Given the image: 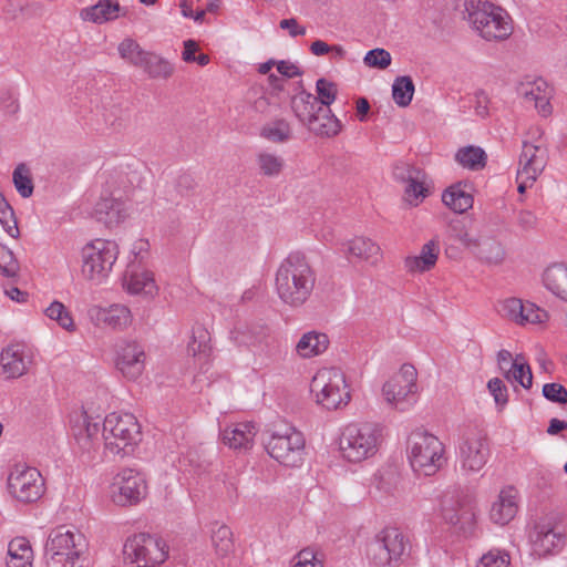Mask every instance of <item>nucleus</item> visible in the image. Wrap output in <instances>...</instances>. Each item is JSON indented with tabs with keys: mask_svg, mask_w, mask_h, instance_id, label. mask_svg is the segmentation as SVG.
I'll return each instance as SVG.
<instances>
[{
	"mask_svg": "<svg viewBox=\"0 0 567 567\" xmlns=\"http://www.w3.org/2000/svg\"><path fill=\"white\" fill-rule=\"evenodd\" d=\"M295 560L293 567H323V554L310 547L301 549Z\"/></svg>",
	"mask_w": 567,
	"mask_h": 567,
	"instance_id": "603ef678",
	"label": "nucleus"
},
{
	"mask_svg": "<svg viewBox=\"0 0 567 567\" xmlns=\"http://www.w3.org/2000/svg\"><path fill=\"white\" fill-rule=\"evenodd\" d=\"M176 190L182 196H190L195 194L197 183L193 175L183 173L176 178Z\"/></svg>",
	"mask_w": 567,
	"mask_h": 567,
	"instance_id": "bf43d9fd",
	"label": "nucleus"
},
{
	"mask_svg": "<svg viewBox=\"0 0 567 567\" xmlns=\"http://www.w3.org/2000/svg\"><path fill=\"white\" fill-rule=\"evenodd\" d=\"M141 69L151 78L155 80H166L174 73L173 64L163 56L148 52L141 65Z\"/></svg>",
	"mask_w": 567,
	"mask_h": 567,
	"instance_id": "c9c22d12",
	"label": "nucleus"
},
{
	"mask_svg": "<svg viewBox=\"0 0 567 567\" xmlns=\"http://www.w3.org/2000/svg\"><path fill=\"white\" fill-rule=\"evenodd\" d=\"M44 315L54 320L62 329L74 332L76 330V326L74 323L73 317L68 308L60 301H53L45 310Z\"/></svg>",
	"mask_w": 567,
	"mask_h": 567,
	"instance_id": "c03bdc74",
	"label": "nucleus"
},
{
	"mask_svg": "<svg viewBox=\"0 0 567 567\" xmlns=\"http://www.w3.org/2000/svg\"><path fill=\"white\" fill-rule=\"evenodd\" d=\"M121 11L117 0H99L96 4L82 9L80 17L84 21L102 24L117 19Z\"/></svg>",
	"mask_w": 567,
	"mask_h": 567,
	"instance_id": "393cba45",
	"label": "nucleus"
},
{
	"mask_svg": "<svg viewBox=\"0 0 567 567\" xmlns=\"http://www.w3.org/2000/svg\"><path fill=\"white\" fill-rule=\"evenodd\" d=\"M545 287L560 299L567 301V267L553 265L543 275Z\"/></svg>",
	"mask_w": 567,
	"mask_h": 567,
	"instance_id": "c756f323",
	"label": "nucleus"
},
{
	"mask_svg": "<svg viewBox=\"0 0 567 567\" xmlns=\"http://www.w3.org/2000/svg\"><path fill=\"white\" fill-rule=\"evenodd\" d=\"M311 392L316 393L317 403L327 410L347 405L351 399L346 375L339 368L320 371L312 379Z\"/></svg>",
	"mask_w": 567,
	"mask_h": 567,
	"instance_id": "6e6552de",
	"label": "nucleus"
},
{
	"mask_svg": "<svg viewBox=\"0 0 567 567\" xmlns=\"http://www.w3.org/2000/svg\"><path fill=\"white\" fill-rule=\"evenodd\" d=\"M408 458L417 475L432 476L445 463L444 444L433 434L415 431L408 440Z\"/></svg>",
	"mask_w": 567,
	"mask_h": 567,
	"instance_id": "39448f33",
	"label": "nucleus"
},
{
	"mask_svg": "<svg viewBox=\"0 0 567 567\" xmlns=\"http://www.w3.org/2000/svg\"><path fill=\"white\" fill-rule=\"evenodd\" d=\"M307 127L318 136L332 137L340 133L342 124L340 120L332 114L330 109L322 107V111L316 115V120H311Z\"/></svg>",
	"mask_w": 567,
	"mask_h": 567,
	"instance_id": "c85d7f7f",
	"label": "nucleus"
},
{
	"mask_svg": "<svg viewBox=\"0 0 567 567\" xmlns=\"http://www.w3.org/2000/svg\"><path fill=\"white\" fill-rule=\"evenodd\" d=\"M212 542L216 553L219 556H226L234 547L231 529L226 525H220L213 529Z\"/></svg>",
	"mask_w": 567,
	"mask_h": 567,
	"instance_id": "49530a36",
	"label": "nucleus"
},
{
	"mask_svg": "<svg viewBox=\"0 0 567 567\" xmlns=\"http://www.w3.org/2000/svg\"><path fill=\"white\" fill-rule=\"evenodd\" d=\"M12 182L22 198H29L34 190L33 179L27 164L20 163L12 173Z\"/></svg>",
	"mask_w": 567,
	"mask_h": 567,
	"instance_id": "79ce46f5",
	"label": "nucleus"
},
{
	"mask_svg": "<svg viewBox=\"0 0 567 567\" xmlns=\"http://www.w3.org/2000/svg\"><path fill=\"white\" fill-rule=\"evenodd\" d=\"M346 246V254L363 260L375 262L380 256V247L369 238L355 237L349 240Z\"/></svg>",
	"mask_w": 567,
	"mask_h": 567,
	"instance_id": "f704fd0d",
	"label": "nucleus"
},
{
	"mask_svg": "<svg viewBox=\"0 0 567 567\" xmlns=\"http://www.w3.org/2000/svg\"><path fill=\"white\" fill-rule=\"evenodd\" d=\"M441 511L444 520L456 526L460 532H472L475 513L470 502L458 491L444 493L441 499Z\"/></svg>",
	"mask_w": 567,
	"mask_h": 567,
	"instance_id": "dca6fc26",
	"label": "nucleus"
},
{
	"mask_svg": "<svg viewBox=\"0 0 567 567\" xmlns=\"http://www.w3.org/2000/svg\"><path fill=\"white\" fill-rule=\"evenodd\" d=\"M317 99L321 107L329 109V106L336 101L338 89L337 84L321 78L316 83Z\"/></svg>",
	"mask_w": 567,
	"mask_h": 567,
	"instance_id": "de8ad7c7",
	"label": "nucleus"
},
{
	"mask_svg": "<svg viewBox=\"0 0 567 567\" xmlns=\"http://www.w3.org/2000/svg\"><path fill=\"white\" fill-rule=\"evenodd\" d=\"M517 223L524 230H530L536 227L537 217L530 210H520L517 215Z\"/></svg>",
	"mask_w": 567,
	"mask_h": 567,
	"instance_id": "774afa93",
	"label": "nucleus"
},
{
	"mask_svg": "<svg viewBox=\"0 0 567 567\" xmlns=\"http://www.w3.org/2000/svg\"><path fill=\"white\" fill-rule=\"evenodd\" d=\"M123 551L137 567L159 565L167 558L165 543L145 533L127 538Z\"/></svg>",
	"mask_w": 567,
	"mask_h": 567,
	"instance_id": "ddd939ff",
	"label": "nucleus"
},
{
	"mask_svg": "<svg viewBox=\"0 0 567 567\" xmlns=\"http://www.w3.org/2000/svg\"><path fill=\"white\" fill-rule=\"evenodd\" d=\"M0 224L10 237L17 239L20 236L18 220L12 206L0 213Z\"/></svg>",
	"mask_w": 567,
	"mask_h": 567,
	"instance_id": "4d7b16f0",
	"label": "nucleus"
},
{
	"mask_svg": "<svg viewBox=\"0 0 567 567\" xmlns=\"http://www.w3.org/2000/svg\"><path fill=\"white\" fill-rule=\"evenodd\" d=\"M511 381L514 380L518 383H523L527 371H532L529 364L525 361V358L522 354L516 357V359L511 363Z\"/></svg>",
	"mask_w": 567,
	"mask_h": 567,
	"instance_id": "680f3d73",
	"label": "nucleus"
},
{
	"mask_svg": "<svg viewBox=\"0 0 567 567\" xmlns=\"http://www.w3.org/2000/svg\"><path fill=\"white\" fill-rule=\"evenodd\" d=\"M414 90L415 86L411 76H398L392 84L393 101L400 107L409 106L410 103L412 102Z\"/></svg>",
	"mask_w": 567,
	"mask_h": 567,
	"instance_id": "a19ab883",
	"label": "nucleus"
},
{
	"mask_svg": "<svg viewBox=\"0 0 567 567\" xmlns=\"http://www.w3.org/2000/svg\"><path fill=\"white\" fill-rule=\"evenodd\" d=\"M509 555L501 550H489L482 556L476 567H508Z\"/></svg>",
	"mask_w": 567,
	"mask_h": 567,
	"instance_id": "5fc2aeb1",
	"label": "nucleus"
},
{
	"mask_svg": "<svg viewBox=\"0 0 567 567\" xmlns=\"http://www.w3.org/2000/svg\"><path fill=\"white\" fill-rule=\"evenodd\" d=\"M457 455L462 470L480 472L491 455L486 431L476 424L465 426L460 436Z\"/></svg>",
	"mask_w": 567,
	"mask_h": 567,
	"instance_id": "0eeeda50",
	"label": "nucleus"
},
{
	"mask_svg": "<svg viewBox=\"0 0 567 567\" xmlns=\"http://www.w3.org/2000/svg\"><path fill=\"white\" fill-rule=\"evenodd\" d=\"M391 61L390 52L382 48L368 51L363 58V62L367 66L379 70H384L390 66Z\"/></svg>",
	"mask_w": 567,
	"mask_h": 567,
	"instance_id": "3c124183",
	"label": "nucleus"
},
{
	"mask_svg": "<svg viewBox=\"0 0 567 567\" xmlns=\"http://www.w3.org/2000/svg\"><path fill=\"white\" fill-rule=\"evenodd\" d=\"M410 538L398 527L382 529L368 545V558L379 567H399L411 555Z\"/></svg>",
	"mask_w": 567,
	"mask_h": 567,
	"instance_id": "20e7f679",
	"label": "nucleus"
},
{
	"mask_svg": "<svg viewBox=\"0 0 567 567\" xmlns=\"http://www.w3.org/2000/svg\"><path fill=\"white\" fill-rule=\"evenodd\" d=\"M9 493L21 503H34L44 494V480L35 467L17 464L8 476Z\"/></svg>",
	"mask_w": 567,
	"mask_h": 567,
	"instance_id": "f8f14e48",
	"label": "nucleus"
},
{
	"mask_svg": "<svg viewBox=\"0 0 567 567\" xmlns=\"http://www.w3.org/2000/svg\"><path fill=\"white\" fill-rule=\"evenodd\" d=\"M381 429L377 424L348 425L340 437L342 456L352 463L362 462L378 452Z\"/></svg>",
	"mask_w": 567,
	"mask_h": 567,
	"instance_id": "423d86ee",
	"label": "nucleus"
},
{
	"mask_svg": "<svg viewBox=\"0 0 567 567\" xmlns=\"http://www.w3.org/2000/svg\"><path fill=\"white\" fill-rule=\"evenodd\" d=\"M543 395L553 403H567V390L559 383H546L543 386Z\"/></svg>",
	"mask_w": 567,
	"mask_h": 567,
	"instance_id": "13d9d810",
	"label": "nucleus"
},
{
	"mask_svg": "<svg viewBox=\"0 0 567 567\" xmlns=\"http://www.w3.org/2000/svg\"><path fill=\"white\" fill-rule=\"evenodd\" d=\"M116 367L128 380H136L145 368L144 348L136 341H123L117 351Z\"/></svg>",
	"mask_w": 567,
	"mask_h": 567,
	"instance_id": "aec40b11",
	"label": "nucleus"
},
{
	"mask_svg": "<svg viewBox=\"0 0 567 567\" xmlns=\"http://www.w3.org/2000/svg\"><path fill=\"white\" fill-rule=\"evenodd\" d=\"M518 511L517 491L509 486L501 491L498 499L493 503L491 518L499 525L509 523Z\"/></svg>",
	"mask_w": 567,
	"mask_h": 567,
	"instance_id": "4be33fe9",
	"label": "nucleus"
},
{
	"mask_svg": "<svg viewBox=\"0 0 567 567\" xmlns=\"http://www.w3.org/2000/svg\"><path fill=\"white\" fill-rule=\"evenodd\" d=\"M539 151V146L530 144L526 141L523 142V151L519 156L520 169L532 172L534 169L536 171V168H539L540 174L545 167V162L542 157L538 156Z\"/></svg>",
	"mask_w": 567,
	"mask_h": 567,
	"instance_id": "a18cd8bd",
	"label": "nucleus"
},
{
	"mask_svg": "<svg viewBox=\"0 0 567 567\" xmlns=\"http://www.w3.org/2000/svg\"><path fill=\"white\" fill-rule=\"evenodd\" d=\"M231 334L238 346H261L268 342L270 328L261 321H256L244 329H236Z\"/></svg>",
	"mask_w": 567,
	"mask_h": 567,
	"instance_id": "a878e982",
	"label": "nucleus"
},
{
	"mask_svg": "<svg viewBox=\"0 0 567 567\" xmlns=\"http://www.w3.org/2000/svg\"><path fill=\"white\" fill-rule=\"evenodd\" d=\"M533 553L538 557L557 554L566 543L564 533L556 530L550 524H536L530 533Z\"/></svg>",
	"mask_w": 567,
	"mask_h": 567,
	"instance_id": "6ab92c4d",
	"label": "nucleus"
},
{
	"mask_svg": "<svg viewBox=\"0 0 567 567\" xmlns=\"http://www.w3.org/2000/svg\"><path fill=\"white\" fill-rule=\"evenodd\" d=\"M94 218L111 228L126 217L125 203L111 196L101 197L94 206Z\"/></svg>",
	"mask_w": 567,
	"mask_h": 567,
	"instance_id": "412c9836",
	"label": "nucleus"
},
{
	"mask_svg": "<svg viewBox=\"0 0 567 567\" xmlns=\"http://www.w3.org/2000/svg\"><path fill=\"white\" fill-rule=\"evenodd\" d=\"M329 339L324 333L310 331L305 333L296 346L297 352L302 358H311L328 349Z\"/></svg>",
	"mask_w": 567,
	"mask_h": 567,
	"instance_id": "473e14b6",
	"label": "nucleus"
},
{
	"mask_svg": "<svg viewBox=\"0 0 567 567\" xmlns=\"http://www.w3.org/2000/svg\"><path fill=\"white\" fill-rule=\"evenodd\" d=\"M102 437L106 453L123 458L142 441L141 425L131 413H111L104 419Z\"/></svg>",
	"mask_w": 567,
	"mask_h": 567,
	"instance_id": "7ed1b4c3",
	"label": "nucleus"
},
{
	"mask_svg": "<svg viewBox=\"0 0 567 567\" xmlns=\"http://www.w3.org/2000/svg\"><path fill=\"white\" fill-rule=\"evenodd\" d=\"M96 319L112 329H122L131 321V311L123 305H112L109 308H97Z\"/></svg>",
	"mask_w": 567,
	"mask_h": 567,
	"instance_id": "72a5a7b5",
	"label": "nucleus"
},
{
	"mask_svg": "<svg viewBox=\"0 0 567 567\" xmlns=\"http://www.w3.org/2000/svg\"><path fill=\"white\" fill-rule=\"evenodd\" d=\"M465 19L487 40H505L512 32V20L509 14L501 7L488 1L465 0Z\"/></svg>",
	"mask_w": 567,
	"mask_h": 567,
	"instance_id": "f03ea898",
	"label": "nucleus"
},
{
	"mask_svg": "<svg viewBox=\"0 0 567 567\" xmlns=\"http://www.w3.org/2000/svg\"><path fill=\"white\" fill-rule=\"evenodd\" d=\"M512 361V353L508 350H499L497 353V364L499 370L506 380L511 381L512 368L509 362Z\"/></svg>",
	"mask_w": 567,
	"mask_h": 567,
	"instance_id": "338daca9",
	"label": "nucleus"
},
{
	"mask_svg": "<svg viewBox=\"0 0 567 567\" xmlns=\"http://www.w3.org/2000/svg\"><path fill=\"white\" fill-rule=\"evenodd\" d=\"M258 164L265 175L274 176L281 172L284 161L274 154L262 153L258 156Z\"/></svg>",
	"mask_w": 567,
	"mask_h": 567,
	"instance_id": "864d4df0",
	"label": "nucleus"
},
{
	"mask_svg": "<svg viewBox=\"0 0 567 567\" xmlns=\"http://www.w3.org/2000/svg\"><path fill=\"white\" fill-rule=\"evenodd\" d=\"M83 536L75 535L65 526L53 529L45 543V558L48 567H75L82 551Z\"/></svg>",
	"mask_w": 567,
	"mask_h": 567,
	"instance_id": "1a4fd4ad",
	"label": "nucleus"
},
{
	"mask_svg": "<svg viewBox=\"0 0 567 567\" xmlns=\"http://www.w3.org/2000/svg\"><path fill=\"white\" fill-rule=\"evenodd\" d=\"M526 311L520 299L509 298L501 303L499 312L503 317L522 324L523 313Z\"/></svg>",
	"mask_w": 567,
	"mask_h": 567,
	"instance_id": "8fccbe9b",
	"label": "nucleus"
},
{
	"mask_svg": "<svg viewBox=\"0 0 567 567\" xmlns=\"http://www.w3.org/2000/svg\"><path fill=\"white\" fill-rule=\"evenodd\" d=\"M528 85H519L518 86V93L526 100V101H529V102H534L535 104V107L538 110V112L543 115V116H547L551 113V106H550V103H549V94L548 93H544V94H535V91L533 89L528 90L527 89Z\"/></svg>",
	"mask_w": 567,
	"mask_h": 567,
	"instance_id": "09e8293b",
	"label": "nucleus"
},
{
	"mask_svg": "<svg viewBox=\"0 0 567 567\" xmlns=\"http://www.w3.org/2000/svg\"><path fill=\"white\" fill-rule=\"evenodd\" d=\"M120 56L127 61L130 64L141 68L144 58H146L148 51L142 49V47L131 38L124 39L117 47Z\"/></svg>",
	"mask_w": 567,
	"mask_h": 567,
	"instance_id": "37998d69",
	"label": "nucleus"
},
{
	"mask_svg": "<svg viewBox=\"0 0 567 567\" xmlns=\"http://www.w3.org/2000/svg\"><path fill=\"white\" fill-rule=\"evenodd\" d=\"M112 498L116 505L127 506L140 503L147 493L143 475L132 468L120 472L113 483Z\"/></svg>",
	"mask_w": 567,
	"mask_h": 567,
	"instance_id": "f3484780",
	"label": "nucleus"
},
{
	"mask_svg": "<svg viewBox=\"0 0 567 567\" xmlns=\"http://www.w3.org/2000/svg\"><path fill=\"white\" fill-rule=\"evenodd\" d=\"M416 369L403 364L400 372L383 384L382 393L388 403L400 411L408 410L415 402Z\"/></svg>",
	"mask_w": 567,
	"mask_h": 567,
	"instance_id": "4468645a",
	"label": "nucleus"
},
{
	"mask_svg": "<svg viewBox=\"0 0 567 567\" xmlns=\"http://www.w3.org/2000/svg\"><path fill=\"white\" fill-rule=\"evenodd\" d=\"M118 255V246L113 240L95 239L82 249V274L96 282L105 279L112 270Z\"/></svg>",
	"mask_w": 567,
	"mask_h": 567,
	"instance_id": "9d476101",
	"label": "nucleus"
},
{
	"mask_svg": "<svg viewBox=\"0 0 567 567\" xmlns=\"http://www.w3.org/2000/svg\"><path fill=\"white\" fill-rule=\"evenodd\" d=\"M0 103L8 114L14 115L20 110L19 101L13 96L11 91H4L1 93Z\"/></svg>",
	"mask_w": 567,
	"mask_h": 567,
	"instance_id": "69168bd1",
	"label": "nucleus"
},
{
	"mask_svg": "<svg viewBox=\"0 0 567 567\" xmlns=\"http://www.w3.org/2000/svg\"><path fill=\"white\" fill-rule=\"evenodd\" d=\"M1 365L9 378H19L27 371V364L18 346H11L1 353Z\"/></svg>",
	"mask_w": 567,
	"mask_h": 567,
	"instance_id": "58836bf2",
	"label": "nucleus"
},
{
	"mask_svg": "<svg viewBox=\"0 0 567 567\" xmlns=\"http://www.w3.org/2000/svg\"><path fill=\"white\" fill-rule=\"evenodd\" d=\"M291 126L285 118L269 122L260 130V136L274 143H285L291 138Z\"/></svg>",
	"mask_w": 567,
	"mask_h": 567,
	"instance_id": "ea45409f",
	"label": "nucleus"
},
{
	"mask_svg": "<svg viewBox=\"0 0 567 567\" xmlns=\"http://www.w3.org/2000/svg\"><path fill=\"white\" fill-rule=\"evenodd\" d=\"M256 434L255 425L249 422L237 423L223 431V441L231 449H248Z\"/></svg>",
	"mask_w": 567,
	"mask_h": 567,
	"instance_id": "cd10ccee",
	"label": "nucleus"
},
{
	"mask_svg": "<svg viewBox=\"0 0 567 567\" xmlns=\"http://www.w3.org/2000/svg\"><path fill=\"white\" fill-rule=\"evenodd\" d=\"M526 311L523 313L522 324L524 323H539L544 321L547 313L539 308H536L534 303L525 305Z\"/></svg>",
	"mask_w": 567,
	"mask_h": 567,
	"instance_id": "e2e57ef3",
	"label": "nucleus"
},
{
	"mask_svg": "<svg viewBox=\"0 0 567 567\" xmlns=\"http://www.w3.org/2000/svg\"><path fill=\"white\" fill-rule=\"evenodd\" d=\"M265 447L268 454L280 464L297 467L303 460L305 439L302 433L296 430L285 434L272 433L265 443Z\"/></svg>",
	"mask_w": 567,
	"mask_h": 567,
	"instance_id": "2eb2a0df",
	"label": "nucleus"
},
{
	"mask_svg": "<svg viewBox=\"0 0 567 567\" xmlns=\"http://www.w3.org/2000/svg\"><path fill=\"white\" fill-rule=\"evenodd\" d=\"M290 104L295 116L306 126L311 120H316V115L322 111L316 95L307 91L296 93L291 96Z\"/></svg>",
	"mask_w": 567,
	"mask_h": 567,
	"instance_id": "b1692460",
	"label": "nucleus"
},
{
	"mask_svg": "<svg viewBox=\"0 0 567 567\" xmlns=\"http://www.w3.org/2000/svg\"><path fill=\"white\" fill-rule=\"evenodd\" d=\"M276 65L278 73L281 74L285 80L301 76L303 74L302 70L289 61L281 60L277 62Z\"/></svg>",
	"mask_w": 567,
	"mask_h": 567,
	"instance_id": "0e129e2a",
	"label": "nucleus"
},
{
	"mask_svg": "<svg viewBox=\"0 0 567 567\" xmlns=\"http://www.w3.org/2000/svg\"><path fill=\"white\" fill-rule=\"evenodd\" d=\"M439 243L432 239L424 244L419 256L405 258V268L410 272H425L431 270L437 261Z\"/></svg>",
	"mask_w": 567,
	"mask_h": 567,
	"instance_id": "bb28decb",
	"label": "nucleus"
},
{
	"mask_svg": "<svg viewBox=\"0 0 567 567\" xmlns=\"http://www.w3.org/2000/svg\"><path fill=\"white\" fill-rule=\"evenodd\" d=\"M451 236L467 248L480 261L487 265H499L505 258L502 244L492 236L475 237L471 235L460 220L450 225Z\"/></svg>",
	"mask_w": 567,
	"mask_h": 567,
	"instance_id": "9b49d317",
	"label": "nucleus"
},
{
	"mask_svg": "<svg viewBox=\"0 0 567 567\" xmlns=\"http://www.w3.org/2000/svg\"><path fill=\"white\" fill-rule=\"evenodd\" d=\"M487 389L493 395L496 405L503 409L508 402V390L505 383L499 378H494L488 381Z\"/></svg>",
	"mask_w": 567,
	"mask_h": 567,
	"instance_id": "6e6d98bb",
	"label": "nucleus"
},
{
	"mask_svg": "<svg viewBox=\"0 0 567 567\" xmlns=\"http://www.w3.org/2000/svg\"><path fill=\"white\" fill-rule=\"evenodd\" d=\"M465 186L457 183L442 194V202L455 213H464L473 206V196L464 189Z\"/></svg>",
	"mask_w": 567,
	"mask_h": 567,
	"instance_id": "7c9ffc66",
	"label": "nucleus"
},
{
	"mask_svg": "<svg viewBox=\"0 0 567 567\" xmlns=\"http://www.w3.org/2000/svg\"><path fill=\"white\" fill-rule=\"evenodd\" d=\"M393 176L405 185L404 195L410 204L417 205L419 200L427 196L429 189L424 186L425 173L421 168L398 163L393 167Z\"/></svg>",
	"mask_w": 567,
	"mask_h": 567,
	"instance_id": "a211bd4d",
	"label": "nucleus"
},
{
	"mask_svg": "<svg viewBox=\"0 0 567 567\" xmlns=\"http://www.w3.org/2000/svg\"><path fill=\"white\" fill-rule=\"evenodd\" d=\"M316 280V271L306 255L301 251H292L279 265L275 287L285 305L298 308L310 299Z\"/></svg>",
	"mask_w": 567,
	"mask_h": 567,
	"instance_id": "f257e3e1",
	"label": "nucleus"
},
{
	"mask_svg": "<svg viewBox=\"0 0 567 567\" xmlns=\"http://www.w3.org/2000/svg\"><path fill=\"white\" fill-rule=\"evenodd\" d=\"M188 353L198 360L207 361L212 354L210 334L202 324L193 328L192 341L187 347Z\"/></svg>",
	"mask_w": 567,
	"mask_h": 567,
	"instance_id": "e433bc0d",
	"label": "nucleus"
},
{
	"mask_svg": "<svg viewBox=\"0 0 567 567\" xmlns=\"http://www.w3.org/2000/svg\"><path fill=\"white\" fill-rule=\"evenodd\" d=\"M539 176V168H536V171H524V169H518L517 172V176H516V179H517V183H518V187H517V190L519 194H524L527 188H530L534 183L536 182L537 177Z\"/></svg>",
	"mask_w": 567,
	"mask_h": 567,
	"instance_id": "052dcab7",
	"label": "nucleus"
},
{
	"mask_svg": "<svg viewBox=\"0 0 567 567\" xmlns=\"http://www.w3.org/2000/svg\"><path fill=\"white\" fill-rule=\"evenodd\" d=\"M7 567H31L33 557L30 543L24 537L13 538L8 546Z\"/></svg>",
	"mask_w": 567,
	"mask_h": 567,
	"instance_id": "2f4dec72",
	"label": "nucleus"
},
{
	"mask_svg": "<svg viewBox=\"0 0 567 567\" xmlns=\"http://www.w3.org/2000/svg\"><path fill=\"white\" fill-rule=\"evenodd\" d=\"M123 285L132 295L154 296L157 292L153 272L148 270L138 272L132 266H128L123 276Z\"/></svg>",
	"mask_w": 567,
	"mask_h": 567,
	"instance_id": "5701e85b",
	"label": "nucleus"
},
{
	"mask_svg": "<svg viewBox=\"0 0 567 567\" xmlns=\"http://www.w3.org/2000/svg\"><path fill=\"white\" fill-rule=\"evenodd\" d=\"M455 159L464 168L481 171L486 166L487 155L482 147L468 145L456 152Z\"/></svg>",
	"mask_w": 567,
	"mask_h": 567,
	"instance_id": "4c0bfd02",
	"label": "nucleus"
}]
</instances>
